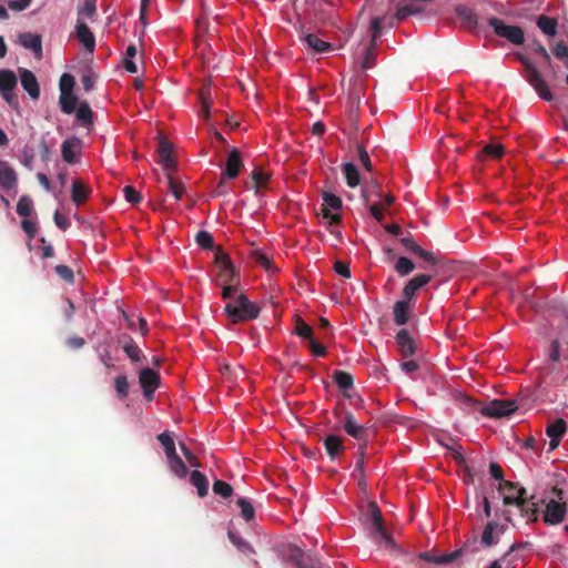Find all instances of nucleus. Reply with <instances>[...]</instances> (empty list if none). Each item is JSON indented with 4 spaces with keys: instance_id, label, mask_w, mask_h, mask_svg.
Masks as SVG:
<instances>
[{
    "instance_id": "1",
    "label": "nucleus",
    "mask_w": 568,
    "mask_h": 568,
    "mask_svg": "<svg viewBox=\"0 0 568 568\" xmlns=\"http://www.w3.org/2000/svg\"><path fill=\"white\" fill-rule=\"evenodd\" d=\"M215 287H221L224 313L233 324L260 316L261 308L244 293L240 271L220 244H215Z\"/></svg>"
},
{
    "instance_id": "2",
    "label": "nucleus",
    "mask_w": 568,
    "mask_h": 568,
    "mask_svg": "<svg viewBox=\"0 0 568 568\" xmlns=\"http://www.w3.org/2000/svg\"><path fill=\"white\" fill-rule=\"evenodd\" d=\"M202 16L195 21V51L202 62L203 72L205 74L204 83L199 90V116L204 121H210L211 115V34L209 6L201 0Z\"/></svg>"
},
{
    "instance_id": "3",
    "label": "nucleus",
    "mask_w": 568,
    "mask_h": 568,
    "mask_svg": "<svg viewBox=\"0 0 568 568\" xmlns=\"http://www.w3.org/2000/svg\"><path fill=\"white\" fill-rule=\"evenodd\" d=\"M219 166L221 169V173L219 183L215 186V196L223 194L229 182L237 179L244 169V162L240 150L236 148L230 149L226 159L222 160L219 163Z\"/></svg>"
},
{
    "instance_id": "4",
    "label": "nucleus",
    "mask_w": 568,
    "mask_h": 568,
    "mask_svg": "<svg viewBox=\"0 0 568 568\" xmlns=\"http://www.w3.org/2000/svg\"><path fill=\"white\" fill-rule=\"evenodd\" d=\"M503 501L505 505H516L527 521L537 520L538 501L534 495L528 497L525 488H517L516 495L506 494Z\"/></svg>"
},
{
    "instance_id": "5",
    "label": "nucleus",
    "mask_w": 568,
    "mask_h": 568,
    "mask_svg": "<svg viewBox=\"0 0 568 568\" xmlns=\"http://www.w3.org/2000/svg\"><path fill=\"white\" fill-rule=\"evenodd\" d=\"M516 57L527 71L526 80L536 90L538 95L545 101H554L555 99L548 88V84L534 63H531L529 59L521 53H517Z\"/></svg>"
},
{
    "instance_id": "6",
    "label": "nucleus",
    "mask_w": 568,
    "mask_h": 568,
    "mask_svg": "<svg viewBox=\"0 0 568 568\" xmlns=\"http://www.w3.org/2000/svg\"><path fill=\"white\" fill-rule=\"evenodd\" d=\"M488 26L494 29V32L513 44L521 45L525 41L524 30L518 26H508L501 19L491 17L488 19Z\"/></svg>"
},
{
    "instance_id": "7",
    "label": "nucleus",
    "mask_w": 568,
    "mask_h": 568,
    "mask_svg": "<svg viewBox=\"0 0 568 568\" xmlns=\"http://www.w3.org/2000/svg\"><path fill=\"white\" fill-rule=\"evenodd\" d=\"M552 490L558 500L551 499L547 503L544 514V521L548 525H558L564 520L567 507L566 503L561 501L562 490L556 487Z\"/></svg>"
},
{
    "instance_id": "8",
    "label": "nucleus",
    "mask_w": 568,
    "mask_h": 568,
    "mask_svg": "<svg viewBox=\"0 0 568 568\" xmlns=\"http://www.w3.org/2000/svg\"><path fill=\"white\" fill-rule=\"evenodd\" d=\"M518 408L516 399H493L486 406L480 407V413L487 417L501 418L509 416Z\"/></svg>"
},
{
    "instance_id": "9",
    "label": "nucleus",
    "mask_w": 568,
    "mask_h": 568,
    "mask_svg": "<svg viewBox=\"0 0 568 568\" xmlns=\"http://www.w3.org/2000/svg\"><path fill=\"white\" fill-rule=\"evenodd\" d=\"M17 83L18 80L13 71L9 69L0 70V94L11 106L18 105L17 95L14 94Z\"/></svg>"
},
{
    "instance_id": "10",
    "label": "nucleus",
    "mask_w": 568,
    "mask_h": 568,
    "mask_svg": "<svg viewBox=\"0 0 568 568\" xmlns=\"http://www.w3.org/2000/svg\"><path fill=\"white\" fill-rule=\"evenodd\" d=\"M139 383L146 400L153 399V394L160 385V375L152 368H143L139 374Z\"/></svg>"
},
{
    "instance_id": "11",
    "label": "nucleus",
    "mask_w": 568,
    "mask_h": 568,
    "mask_svg": "<svg viewBox=\"0 0 568 568\" xmlns=\"http://www.w3.org/2000/svg\"><path fill=\"white\" fill-rule=\"evenodd\" d=\"M343 429L347 435L352 436L355 439L362 440V444L367 445V436L366 430L363 425H361L355 416L351 412H346L341 420Z\"/></svg>"
},
{
    "instance_id": "12",
    "label": "nucleus",
    "mask_w": 568,
    "mask_h": 568,
    "mask_svg": "<svg viewBox=\"0 0 568 568\" xmlns=\"http://www.w3.org/2000/svg\"><path fill=\"white\" fill-rule=\"evenodd\" d=\"M466 550H467V545H465L463 548H460L458 550L443 554V555H434L429 551H423V552H419L418 555H416V558L427 561V562L435 564V565H444V564L453 562Z\"/></svg>"
},
{
    "instance_id": "13",
    "label": "nucleus",
    "mask_w": 568,
    "mask_h": 568,
    "mask_svg": "<svg viewBox=\"0 0 568 568\" xmlns=\"http://www.w3.org/2000/svg\"><path fill=\"white\" fill-rule=\"evenodd\" d=\"M19 75L21 85L24 89V91H27V93L30 95V98L33 100L39 99L40 85L33 72L28 69L20 68Z\"/></svg>"
},
{
    "instance_id": "14",
    "label": "nucleus",
    "mask_w": 568,
    "mask_h": 568,
    "mask_svg": "<svg viewBox=\"0 0 568 568\" xmlns=\"http://www.w3.org/2000/svg\"><path fill=\"white\" fill-rule=\"evenodd\" d=\"M75 36L87 51H89L90 53L94 51L95 37L93 32L90 30V28L87 26V23L81 19H77Z\"/></svg>"
},
{
    "instance_id": "15",
    "label": "nucleus",
    "mask_w": 568,
    "mask_h": 568,
    "mask_svg": "<svg viewBox=\"0 0 568 568\" xmlns=\"http://www.w3.org/2000/svg\"><path fill=\"white\" fill-rule=\"evenodd\" d=\"M235 496L234 488L231 484L215 478V503L231 507Z\"/></svg>"
},
{
    "instance_id": "16",
    "label": "nucleus",
    "mask_w": 568,
    "mask_h": 568,
    "mask_svg": "<svg viewBox=\"0 0 568 568\" xmlns=\"http://www.w3.org/2000/svg\"><path fill=\"white\" fill-rule=\"evenodd\" d=\"M158 153L160 156V163L163 165L166 172H173L176 168V160L172 155V144L161 139L158 146Z\"/></svg>"
},
{
    "instance_id": "17",
    "label": "nucleus",
    "mask_w": 568,
    "mask_h": 568,
    "mask_svg": "<svg viewBox=\"0 0 568 568\" xmlns=\"http://www.w3.org/2000/svg\"><path fill=\"white\" fill-rule=\"evenodd\" d=\"M18 174L16 170L7 162L0 161V187L9 191L17 186Z\"/></svg>"
},
{
    "instance_id": "18",
    "label": "nucleus",
    "mask_w": 568,
    "mask_h": 568,
    "mask_svg": "<svg viewBox=\"0 0 568 568\" xmlns=\"http://www.w3.org/2000/svg\"><path fill=\"white\" fill-rule=\"evenodd\" d=\"M432 278L433 275L430 274H419L409 280L405 287L403 288L404 301L410 302L416 292L420 287L427 285L432 281Z\"/></svg>"
},
{
    "instance_id": "19",
    "label": "nucleus",
    "mask_w": 568,
    "mask_h": 568,
    "mask_svg": "<svg viewBox=\"0 0 568 568\" xmlns=\"http://www.w3.org/2000/svg\"><path fill=\"white\" fill-rule=\"evenodd\" d=\"M20 44L33 52L36 58L42 57V40L38 34L31 32H24L19 36Z\"/></svg>"
},
{
    "instance_id": "20",
    "label": "nucleus",
    "mask_w": 568,
    "mask_h": 568,
    "mask_svg": "<svg viewBox=\"0 0 568 568\" xmlns=\"http://www.w3.org/2000/svg\"><path fill=\"white\" fill-rule=\"evenodd\" d=\"M396 342L403 357H410L416 352V345L408 331L400 329L396 335Z\"/></svg>"
},
{
    "instance_id": "21",
    "label": "nucleus",
    "mask_w": 568,
    "mask_h": 568,
    "mask_svg": "<svg viewBox=\"0 0 568 568\" xmlns=\"http://www.w3.org/2000/svg\"><path fill=\"white\" fill-rule=\"evenodd\" d=\"M504 529L496 521H489L484 528L481 534V545L486 548H489L498 542V537L495 536V532L503 534Z\"/></svg>"
},
{
    "instance_id": "22",
    "label": "nucleus",
    "mask_w": 568,
    "mask_h": 568,
    "mask_svg": "<svg viewBox=\"0 0 568 568\" xmlns=\"http://www.w3.org/2000/svg\"><path fill=\"white\" fill-rule=\"evenodd\" d=\"M91 189L80 180H74L71 187V199L77 205L83 204L90 196Z\"/></svg>"
},
{
    "instance_id": "23",
    "label": "nucleus",
    "mask_w": 568,
    "mask_h": 568,
    "mask_svg": "<svg viewBox=\"0 0 568 568\" xmlns=\"http://www.w3.org/2000/svg\"><path fill=\"white\" fill-rule=\"evenodd\" d=\"M81 148V140L79 138H71L65 141H63L61 146V153L62 159L67 163H74L75 162V152Z\"/></svg>"
},
{
    "instance_id": "24",
    "label": "nucleus",
    "mask_w": 568,
    "mask_h": 568,
    "mask_svg": "<svg viewBox=\"0 0 568 568\" xmlns=\"http://www.w3.org/2000/svg\"><path fill=\"white\" fill-rule=\"evenodd\" d=\"M325 450L332 460L336 459L344 449L343 438L337 435H327L323 440Z\"/></svg>"
},
{
    "instance_id": "25",
    "label": "nucleus",
    "mask_w": 568,
    "mask_h": 568,
    "mask_svg": "<svg viewBox=\"0 0 568 568\" xmlns=\"http://www.w3.org/2000/svg\"><path fill=\"white\" fill-rule=\"evenodd\" d=\"M120 343L123 344V351L126 354V356L133 362L138 363L141 361L143 354L141 348L136 345V343L132 339L129 335H123L120 338Z\"/></svg>"
},
{
    "instance_id": "26",
    "label": "nucleus",
    "mask_w": 568,
    "mask_h": 568,
    "mask_svg": "<svg viewBox=\"0 0 568 568\" xmlns=\"http://www.w3.org/2000/svg\"><path fill=\"white\" fill-rule=\"evenodd\" d=\"M333 381L344 392V396L351 398L347 389L352 388L354 385V378L352 374L345 371H335L333 373Z\"/></svg>"
},
{
    "instance_id": "27",
    "label": "nucleus",
    "mask_w": 568,
    "mask_h": 568,
    "mask_svg": "<svg viewBox=\"0 0 568 568\" xmlns=\"http://www.w3.org/2000/svg\"><path fill=\"white\" fill-rule=\"evenodd\" d=\"M394 322L398 326L405 325L409 320V302L398 301L394 304Z\"/></svg>"
},
{
    "instance_id": "28",
    "label": "nucleus",
    "mask_w": 568,
    "mask_h": 568,
    "mask_svg": "<svg viewBox=\"0 0 568 568\" xmlns=\"http://www.w3.org/2000/svg\"><path fill=\"white\" fill-rule=\"evenodd\" d=\"M456 16L462 20L463 24L468 29H474L477 26V18L474 11L463 4H459L455 9Z\"/></svg>"
},
{
    "instance_id": "29",
    "label": "nucleus",
    "mask_w": 568,
    "mask_h": 568,
    "mask_svg": "<svg viewBox=\"0 0 568 568\" xmlns=\"http://www.w3.org/2000/svg\"><path fill=\"white\" fill-rule=\"evenodd\" d=\"M346 183L349 187H356L361 183V174L355 164L347 162L342 166Z\"/></svg>"
},
{
    "instance_id": "30",
    "label": "nucleus",
    "mask_w": 568,
    "mask_h": 568,
    "mask_svg": "<svg viewBox=\"0 0 568 568\" xmlns=\"http://www.w3.org/2000/svg\"><path fill=\"white\" fill-rule=\"evenodd\" d=\"M304 40L307 45L317 53H324L333 49V45L329 42L320 39L316 34L313 33L306 34Z\"/></svg>"
},
{
    "instance_id": "31",
    "label": "nucleus",
    "mask_w": 568,
    "mask_h": 568,
    "mask_svg": "<svg viewBox=\"0 0 568 568\" xmlns=\"http://www.w3.org/2000/svg\"><path fill=\"white\" fill-rule=\"evenodd\" d=\"M190 481L197 489V495L200 497H204L209 493V480L199 470H193L190 475Z\"/></svg>"
},
{
    "instance_id": "32",
    "label": "nucleus",
    "mask_w": 568,
    "mask_h": 568,
    "mask_svg": "<svg viewBox=\"0 0 568 568\" xmlns=\"http://www.w3.org/2000/svg\"><path fill=\"white\" fill-rule=\"evenodd\" d=\"M537 27L548 37H554L557 33V20L548 16L541 14L537 18Z\"/></svg>"
},
{
    "instance_id": "33",
    "label": "nucleus",
    "mask_w": 568,
    "mask_h": 568,
    "mask_svg": "<svg viewBox=\"0 0 568 568\" xmlns=\"http://www.w3.org/2000/svg\"><path fill=\"white\" fill-rule=\"evenodd\" d=\"M75 115H77V120L83 126H91L93 124L94 114H93L92 110L90 109L88 102L80 103Z\"/></svg>"
},
{
    "instance_id": "34",
    "label": "nucleus",
    "mask_w": 568,
    "mask_h": 568,
    "mask_svg": "<svg viewBox=\"0 0 568 568\" xmlns=\"http://www.w3.org/2000/svg\"><path fill=\"white\" fill-rule=\"evenodd\" d=\"M525 547V544L515 542L510 546L509 550L499 559L501 560L503 568H516V562L518 560V556L513 555V552L517 551Z\"/></svg>"
},
{
    "instance_id": "35",
    "label": "nucleus",
    "mask_w": 568,
    "mask_h": 568,
    "mask_svg": "<svg viewBox=\"0 0 568 568\" xmlns=\"http://www.w3.org/2000/svg\"><path fill=\"white\" fill-rule=\"evenodd\" d=\"M168 464L171 471L179 478H183L187 475V467L185 463L179 457L178 454L168 458Z\"/></svg>"
},
{
    "instance_id": "36",
    "label": "nucleus",
    "mask_w": 568,
    "mask_h": 568,
    "mask_svg": "<svg viewBox=\"0 0 568 568\" xmlns=\"http://www.w3.org/2000/svg\"><path fill=\"white\" fill-rule=\"evenodd\" d=\"M77 103H78V97L75 94H73V92L67 93V94H60L59 104H60L61 111L63 113H65V114L73 113L75 110Z\"/></svg>"
},
{
    "instance_id": "37",
    "label": "nucleus",
    "mask_w": 568,
    "mask_h": 568,
    "mask_svg": "<svg viewBox=\"0 0 568 568\" xmlns=\"http://www.w3.org/2000/svg\"><path fill=\"white\" fill-rule=\"evenodd\" d=\"M168 179L169 191L176 201L181 200L184 194V185L173 176V172H165Z\"/></svg>"
},
{
    "instance_id": "38",
    "label": "nucleus",
    "mask_w": 568,
    "mask_h": 568,
    "mask_svg": "<svg viewBox=\"0 0 568 568\" xmlns=\"http://www.w3.org/2000/svg\"><path fill=\"white\" fill-rule=\"evenodd\" d=\"M227 537L230 541L244 555L250 556L251 554H254L252 546L232 530L227 531Z\"/></svg>"
},
{
    "instance_id": "39",
    "label": "nucleus",
    "mask_w": 568,
    "mask_h": 568,
    "mask_svg": "<svg viewBox=\"0 0 568 568\" xmlns=\"http://www.w3.org/2000/svg\"><path fill=\"white\" fill-rule=\"evenodd\" d=\"M97 14V0H84L83 4L78 8V19H93Z\"/></svg>"
},
{
    "instance_id": "40",
    "label": "nucleus",
    "mask_w": 568,
    "mask_h": 568,
    "mask_svg": "<svg viewBox=\"0 0 568 568\" xmlns=\"http://www.w3.org/2000/svg\"><path fill=\"white\" fill-rule=\"evenodd\" d=\"M375 50H376V42L371 41L364 52V57H363V61H362V69L367 70L375 65V63H376Z\"/></svg>"
},
{
    "instance_id": "41",
    "label": "nucleus",
    "mask_w": 568,
    "mask_h": 568,
    "mask_svg": "<svg viewBox=\"0 0 568 568\" xmlns=\"http://www.w3.org/2000/svg\"><path fill=\"white\" fill-rule=\"evenodd\" d=\"M566 433V422L562 418H557L554 423L549 424L546 428L548 437H561Z\"/></svg>"
},
{
    "instance_id": "42",
    "label": "nucleus",
    "mask_w": 568,
    "mask_h": 568,
    "mask_svg": "<svg viewBox=\"0 0 568 568\" xmlns=\"http://www.w3.org/2000/svg\"><path fill=\"white\" fill-rule=\"evenodd\" d=\"M236 501V505L240 507L241 509V515L242 517L246 520V521H251L254 519V516H255V511H254V507L253 505L245 498L243 497H237L235 499Z\"/></svg>"
},
{
    "instance_id": "43",
    "label": "nucleus",
    "mask_w": 568,
    "mask_h": 568,
    "mask_svg": "<svg viewBox=\"0 0 568 568\" xmlns=\"http://www.w3.org/2000/svg\"><path fill=\"white\" fill-rule=\"evenodd\" d=\"M158 439L164 448L166 459L176 454L175 443L169 433L164 432L160 434Z\"/></svg>"
},
{
    "instance_id": "44",
    "label": "nucleus",
    "mask_w": 568,
    "mask_h": 568,
    "mask_svg": "<svg viewBox=\"0 0 568 568\" xmlns=\"http://www.w3.org/2000/svg\"><path fill=\"white\" fill-rule=\"evenodd\" d=\"M114 387L119 399H124L129 394V382L125 375H119L114 379Z\"/></svg>"
},
{
    "instance_id": "45",
    "label": "nucleus",
    "mask_w": 568,
    "mask_h": 568,
    "mask_svg": "<svg viewBox=\"0 0 568 568\" xmlns=\"http://www.w3.org/2000/svg\"><path fill=\"white\" fill-rule=\"evenodd\" d=\"M33 210L32 200L28 195H22L17 203V213L27 217Z\"/></svg>"
},
{
    "instance_id": "46",
    "label": "nucleus",
    "mask_w": 568,
    "mask_h": 568,
    "mask_svg": "<svg viewBox=\"0 0 568 568\" xmlns=\"http://www.w3.org/2000/svg\"><path fill=\"white\" fill-rule=\"evenodd\" d=\"M251 179L253 181V187L255 189V192L257 193L261 187L266 186L270 175L266 172H263L261 170H254L251 173Z\"/></svg>"
},
{
    "instance_id": "47",
    "label": "nucleus",
    "mask_w": 568,
    "mask_h": 568,
    "mask_svg": "<svg viewBox=\"0 0 568 568\" xmlns=\"http://www.w3.org/2000/svg\"><path fill=\"white\" fill-rule=\"evenodd\" d=\"M369 513H371V520H372L374 530L377 531V530H381L382 528H384V520H383L382 513L375 503L369 504Z\"/></svg>"
},
{
    "instance_id": "48",
    "label": "nucleus",
    "mask_w": 568,
    "mask_h": 568,
    "mask_svg": "<svg viewBox=\"0 0 568 568\" xmlns=\"http://www.w3.org/2000/svg\"><path fill=\"white\" fill-rule=\"evenodd\" d=\"M415 268V264L407 257L400 256L395 265V270L402 276L410 274Z\"/></svg>"
},
{
    "instance_id": "49",
    "label": "nucleus",
    "mask_w": 568,
    "mask_h": 568,
    "mask_svg": "<svg viewBox=\"0 0 568 568\" xmlns=\"http://www.w3.org/2000/svg\"><path fill=\"white\" fill-rule=\"evenodd\" d=\"M322 205L336 211L342 207V200L339 196H337L333 193L324 192Z\"/></svg>"
},
{
    "instance_id": "50",
    "label": "nucleus",
    "mask_w": 568,
    "mask_h": 568,
    "mask_svg": "<svg viewBox=\"0 0 568 568\" xmlns=\"http://www.w3.org/2000/svg\"><path fill=\"white\" fill-rule=\"evenodd\" d=\"M195 242L199 246L205 250L213 248V236L206 231H200L195 235Z\"/></svg>"
},
{
    "instance_id": "51",
    "label": "nucleus",
    "mask_w": 568,
    "mask_h": 568,
    "mask_svg": "<svg viewBox=\"0 0 568 568\" xmlns=\"http://www.w3.org/2000/svg\"><path fill=\"white\" fill-rule=\"evenodd\" d=\"M295 332L300 337L308 341L313 337V328L308 324H306L302 318H298L296 321Z\"/></svg>"
},
{
    "instance_id": "52",
    "label": "nucleus",
    "mask_w": 568,
    "mask_h": 568,
    "mask_svg": "<svg viewBox=\"0 0 568 568\" xmlns=\"http://www.w3.org/2000/svg\"><path fill=\"white\" fill-rule=\"evenodd\" d=\"M74 78L69 73H63L60 78V94L71 93L74 87Z\"/></svg>"
},
{
    "instance_id": "53",
    "label": "nucleus",
    "mask_w": 568,
    "mask_h": 568,
    "mask_svg": "<svg viewBox=\"0 0 568 568\" xmlns=\"http://www.w3.org/2000/svg\"><path fill=\"white\" fill-rule=\"evenodd\" d=\"M252 258L265 271L270 272L273 270L272 261L268 258L266 254L262 253L261 251H254L252 253Z\"/></svg>"
},
{
    "instance_id": "54",
    "label": "nucleus",
    "mask_w": 568,
    "mask_h": 568,
    "mask_svg": "<svg viewBox=\"0 0 568 568\" xmlns=\"http://www.w3.org/2000/svg\"><path fill=\"white\" fill-rule=\"evenodd\" d=\"M483 153L491 159H499L504 154L501 144L490 143L483 149Z\"/></svg>"
},
{
    "instance_id": "55",
    "label": "nucleus",
    "mask_w": 568,
    "mask_h": 568,
    "mask_svg": "<svg viewBox=\"0 0 568 568\" xmlns=\"http://www.w3.org/2000/svg\"><path fill=\"white\" fill-rule=\"evenodd\" d=\"M54 270L61 280L65 281L67 283H73L74 274L69 266L60 264L57 265Z\"/></svg>"
},
{
    "instance_id": "56",
    "label": "nucleus",
    "mask_w": 568,
    "mask_h": 568,
    "mask_svg": "<svg viewBox=\"0 0 568 568\" xmlns=\"http://www.w3.org/2000/svg\"><path fill=\"white\" fill-rule=\"evenodd\" d=\"M123 193L125 200L131 204H136L141 202L142 197L140 193L131 185H126L123 187Z\"/></svg>"
},
{
    "instance_id": "57",
    "label": "nucleus",
    "mask_w": 568,
    "mask_h": 568,
    "mask_svg": "<svg viewBox=\"0 0 568 568\" xmlns=\"http://www.w3.org/2000/svg\"><path fill=\"white\" fill-rule=\"evenodd\" d=\"M357 151H358V159H359V162L363 165V168L366 171L372 172L373 165H372L369 155H368L367 151L365 150V148L363 145H358Z\"/></svg>"
},
{
    "instance_id": "58",
    "label": "nucleus",
    "mask_w": 568,
    "mask_h": 568,
    "mask_svg": "<svg viewBox=\"0 0 568 568\" xmlns=\"http://www.w3.org/2000/svg\"><path fill=\"white\" fill-rule=\"evenodd\" d=\"M375 538L379 537L381 540L390 549H396L397 545L394 538L386 531L385 527L381 530L375 531Z\"/></svg>"
},
{
    "instance_id": "59",
    "label": "nucleus",
    "mask_w": 568,
    "mask_h": 568,
    "mask_svg": "<svg viewBox=\"0 0 568 568\" xmlns=\"http://www.w3.org/2000/svg\"><path fill=\"white\" fill-rule=\"evenodd\" d=\"M548 359L556 363L560 359V343L558 339H554L550 343L549 352H548Z\"/></svg>"
},
{
    "instance_id": "60",
    "label": "nucleus",
    "mask_w": 568,
    "mask_h": 568,
    "mask_svg": "<svg viewBox=\"0 0 568 568\" xmlns=\"http://www.w3.org/2000/svg\"><path fill=\"white\" fill-rule=\"evenodd\" d=\"M382 21H383V18H381V17H376V18L372 19V22H371L372 40L371 41L376 42L377 38L381 36V32L383 29Z\"/></svg>"
},
{
    "instance_id": "61",
    "label": "nucleus",
    "mask_w": 568,
    "mask_h": 568,
    "mask_svg": "<svg viewBox=\"0 0 568 568\" xmlns=\"http://www.w3.org/2000/svg\"><path fill=\"white\" fill-rule=\"evenodd\" d=\"M334 271L345 277V278H349L351 277V268H349V264L346 263V262H343V261H336L335 264H334Z\"/></svg>"
},
{
    "instance_id": "62",
    "label": "nucleus",
    "mask_w": 568,
    "mask_h": 568,
    "mask_svg": "<svg viewBox=\"0 0 568 568\" xmlns=\"http://www.w3.org/2000/svg\"><path fill=\"white\" fill-rule=\"evenodd\" d=\"M21 227L30 240H32L36 236L37 225L34 222L24 219L21 221Z\"/></svg>"
},
{
    "instance_id": "63",
    "label": "nucleus",
    "mask_w": 568,
    "mask_h": 568,
    "mask_svg": "<svg viewBox=\"0 0 568 568\" xmlns=\"http://www.w3.org/2000/svg\"><path fill=\"white\" fill-rule=\"evenodd\" d=\"M399 242L402 243L403 246H405L410 253H415V251L418 248V244L414 241L413 236L410 235V233H407V235L405 236H402L399 239Z\"/></svg>"
},
{
    "instance_id": "64",
    "label": "nucleus",
    "mask_w": 568,
    "mask_h": 568,
    "mask_svg": "<svg viewBox=\"0 0 568 568\" xmlns=\"http://www.w3.org/2000/svg\"><path fill=\"white\" fill-rule=\"evenodd\" d=\"M552 53L560 60L566 59L568 58V45H566L564 42H558L552 49Z\"/></svg>"
}]
</instances>
